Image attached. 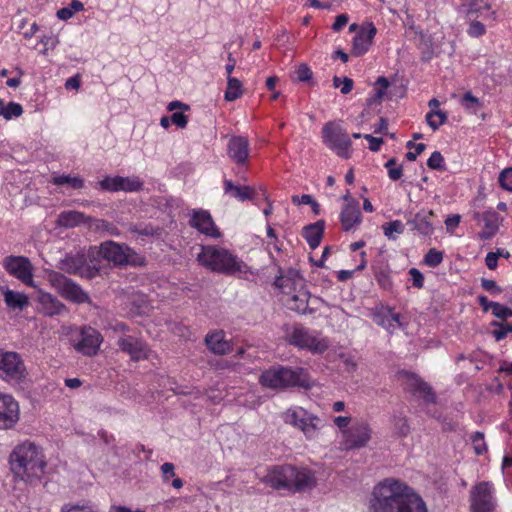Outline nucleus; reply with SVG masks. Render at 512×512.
<instances>
[{
    "label": "nucleus",
    "instance_id": "obj_61",
    "mask_svg": "<svg viewBox=\"0 0 512 512\" xmlns=\"http://www.w3.org/2000/svg\"><path fill=\"white\" fill-rule=\"evenodd\" d=\"M80 85H81V80H80V76L78 74L68 78L65 82V88L67 90H70V89L78 90L80 88Z\"/></svg>",
    "mask_w": 512,
    "mask_h": 512
},
{
    "label": "nucleus",
    "instance_id": "obj_35",
    "mask_svg": "<svg viewBox=\"0 0 512 512\" xmlns=\"http://www.w3.org/2000/svg\"><path fill=\"white\" fill-rule=\"evenodd\" d=\"M85 216L78 211H63L58 216V224L63 227H75L83 222Z\"/></svg>",
    "mask_w": 512,
    "mask_h": 512
},
{
    "label": "nucleus",
    "instance_id": "obj_16",
    "mask_svg": "<svg viewBox=\"0 0 512 512\" xmlns=\"http://www.w3.org/2000/svg\"><path fill=\"white\" fill-rule=\"evenodd\" d=\"M491 483L481 482L474 487L471 512H492L495 507Z\"/></svg>",
    "mask_w": 512,
    "mask_h": 512
},
{
    "label": "nucleus",
    "instance_id": "obj_32",
    "mask_svg": "<svg viewBox=\"0 0 512 512\" xmlns=\"http://www.w3.org/2000/svg\"><path fill=\"white\" fill-rule=\"evenodd\" d=\"M224 193L239 201L253 200L256 197V190L250 186L234 185L230 179L223 181Z\"/></svg>",
    "mask_w": 512,
    "mask_h": 512
},
{
    "label": "nucleus",
    "instance_id": "obj_20",
    "mask_svg": "<svg viewBox=\"0 0 512 512\" xmlns=\"http://www.w3.org/2000/svg\"><path fill=\"white\" fill-rule=\"evenodd\" d=\"M36 301L39 311L48 317L62 315L68 311L66 305L56 296L41 289L37 290Z\"/></svg>",
    "mask_w": 512,
    "mask_h": 512
},
{
    "label": "nucleus",
    "instance_id": "obj_23",
    "mask_svg": "<svg viewBox=\"0 0 512 512\" xmlns=\"http://www.w3.org/2000/svg\"><path fill=\"white\" fill-rule=\"evenodd\" d=\"M376 33L377 29L373 23H367L362 26L353 38L352 54L356 57L364 55L372 45Z\"/></svg>",
    "mask_w": 512,
    "mask_h": 512
},
{
    "label": "nucleus",
    "instance_id": "obj_30",
    "mask_svg": "<svg viewBox=\"0 0 512 512\" xmlns=\"http://www.w3.org/2000/svg\"><path fill=\"white\" fill-rule=\"evenodd\" d=\"M310 293L302 288L297 290L296 293L291 294L285 299L286 306L295 312L301 314L312 313L313 310L309 308L308 301Z\"/></svg>",
    "mask_w": 512,
    "mask_h": 512
},
{
    "label": "nucleus",
    "instance_id": "obj_29",
    "mask_svg": "<svg viewBox=\"0 0 512 512\" xmlns=\"http://www.w3.org/2000/svg\"><path fill=\"white\" fill-rule=\"evenodd\" d=\"M433 217L434 213L432 211H421L409 220L407 224L411 227L412 231H417L422 236H431L434 232Z\"/></svg>",
    "mask_w": 512,
    "mask_h": 512
},
{
    "label": "nucleus",
    "instance_id": "obj_48",
    "mask_svg": "<svg viewBox=\"0 0 512 512\" xmlns=\"http://www.w3.org/2000/svg\"><path fill=\"white\" fill-rule=\"evenodd\" d=\"M492 314L496 318L505 321L506 319L512 317V308H509L507 306H504V305L496 302V304H493Z\"/></svg>",
    "mask_w": 512,
    "mask_h": 512
},
{
    "label": "nucleus",
    "instance_id": "obj_21",
    "mask_svg": "<svg viewBox=\"0 0 512 512\" xmlns=\"http://www.w3.org/2000/svg\"><path fill=\"white\" fill-rule=\"evenodd\" d=\"M407 389L413 395L419 396L425 404H435L437 396L433 388L415 374L407 373Z\"/></svg>",
    "mask_w": 512,
    "mask_h": 512
},
{
    "label": "nucleus",
    "instance_id": "obj_10",
    "mask_svg": "<svg viewBox=\"0 0 512 512\" xmlns=\"http://www.w3.org/2000/svg\"><path fill=\"white\" fill-rule=\"evenodd\" d=\"M288 342L300 349H306L312 354H322L329 348L327 338L321 337L320 333L302 326L293 328L288 335Z\"/></svg>",
    "mask_w": 512,
    "mask_h": 512
},
{
    "label": "nucleus",
    "instance_id": "obj_4",
    "mask_svg": "<svg viewBox=\"0 0 512 512\" xmlns=\"http://www.w3.org/2000/svg\"><path fill=\"white\" fill-rule=\"evenodd\" d=\"M197 260L205 268L225 275L245 274L248 271L246 263L236 255L215 245L202 246Z\"/></svg>",
    "mask_w": 512,
    "mask_h": 512
},
{
    "label": "nucleus",
    "instance_id": "obj_11",
    "mask_svg": "<svg viewBox=\"0 0 512 512\" xmlns=\"http://www.w3.org/2000/svg\"><path fill=\"white\" fill-rule=\"evenodd\" d=\"M284 421L300 429L308 440L315 439L321 425V419L302 407H293L284 413Z\"/></svg>",
    "mask_w": 512,
    "mask_h": 512
},
{
    "label": "nucleus",
    "instance_id": "obj_47",
    "mask_svg": "<svg viewBox=\"0 0 512 512\" xmlns=\"http://www.w3.org/2000/svg\"><path fill=\"white\" fill-rule=\"evenodd\" d=\"M375 278L378 284L384 289H390L392 286V280L390 271L388 269H380L375 273Z\"/></svg>",
    "mask_w": 512,
    "mask_h": 512
},
{
    "label": "nucleus",
    "instance_id": "obj_3",
    "mask_svg": "<svg viewBox=\"0 0 512 512\" xmlns=\"http://www.w3.org/2000/svg\"><path fill=\"white\" fill-rule=\"evenodd\" d=\"M261 482L275 490L296 492L314 487L316 479L309 469L285 464L270 467Z\"/></svg>",
    "mask_w": 512,
    "mask_h": 512
},
{
    "label": "nucleus",
    "instance_id": "obj_14",
    "mask_svg": "<svg viewBox=\"0 0 512 512\" xmlns=\"http://www.w3.org/2000/svg\"><path fill=\"white\" fill-rule=\"evenodd\" d=\"M371 429L367 423H356L343 430L341 449L345 451L360 449L367 445L371 439Z\"/></svg>",
    "mask_w": 512,
    "mask_h": 512
},
{
    "label": "nucleus",
    "instance_id": "obj_8",
    "mask_svg": "<svg viewBox=\"0 0 512 512\" xmlns=\"http://www.w3.org/2000/svg\"><path fill=\"white\" fill-rule=\"evenodd\" d=\"M26 377L27 369L21 355L0 348V380L10 385H19Z\"/></svg>",
    "mask_w": 512,
    "mask_h": 512
},
{
    "label": "nucleus",
    "instance_id": "obj_39",
    "mask_svg": "<svg viewBox=\"0 0 512 512\" xmlns=\"http://www.w3.org/2000/svg\"><path fill=\"white\" fill-rule=\"evenodd\" d=\"M447 113L442 110H430L426 114L427 124L433 131H436L440 126L446 123Z\"/></svg>",
    "mask_w": 512,
    "mask_h": 512
},
{
    "label": "nucleus",
    "instance_id": "obj_18",
    "mask_svg": "<svg viewBox=\"0 0 512 512\" xmlns=\"http://www.w3.org/2000/svg\"><path fill=\"white\" fill-rule=\"evenodd\" d=\"M117 345L133 361H140L148 357V346L141 338L133 335H123L118 338Z\"/></svg>",
    "mask_w": 512,
    "mask_h": 512
},
{
    "label": "nucleus",
    "instance_id": "obj_22",
    "mask_svg": "<svg viewBox=\"0 0 512 512\" xmlns=\"http://www.w3.org/2000/svg\"><path fill=\"white\" fill-rule=\"evenodd\" d=\"M189 224L206 236L213 238L220 237V232L208 211L194 210Z\"/></svg>",
    "mask_w": 512,
    "mask_h": 512
},
{
    "label": "nucleus",
    "instance_id": "obj_19",
    "mask_svg": "<svg viewBox=\"0 0 512 512\" xmlns=\"http://www.w3.org/2000/svg\"><path fill=\"white\" fill-rule=\"evenodd\" d=\"M18 420V402L11 395L0 394V430L13 428Z\"/></svg>",
    "mask_w": 512,
    "mask_h": 512
},
{
    "label": "nucleus",
    "instance_id": "obj_45",
    "mask_svg": "<svg viewBox=\"0 0 512 512\" xmlns=\"http://www.w3.org/2000/svg\"><path fill=\"white\" fill-rule=\"evenodd\" d=\"M427 166L430 169L438 170V171H445V163H444V157L439 151H434L429 159L427 160Z\"/></svg>",
    "mask_w": 512,
    "mask_h": 512
},
{
    "label": "nucleus",
    "instance_id": "obj_49",
    "mask_svg": "<svg viewBox=\"0 0 512 512\" xmlns=\"http://www.w3.org/2000/svg\"><path fill=\"white\" fill-rule=\"evenodd\" d=\"M60 512H98V510L94 505L88 503L82 505L66 504L62 507Z\"/></svg>",
    "mask_w": 512,
    "mask_h": 512
},
{
    "label": "nucleus",
    "instance_id": "obj_63",
    "mask_svg": "<svg viewBox=\"0 0 512 512\" xmlns=\"http://www.w3.org/2000/svg\"><path fill=\"white\" fill-rule=\"evenodd\" d=\"M312 199H313V197L309 194H302L301 196H299V195L292 196V202L295 205H301V204L309 205L310 203H312Z\"/></svg>",
    "mask_w": 512,
    "mask_h": 512
},
{
    "label": "nucleus",
    "instance_id": "obj_58",
    "mask_svg": "<svg viewBox=\"0 0 512 512\" xmlns=\"http://www.w3.org/2000/svg\"><path fill=\"white\" fill-rule=\"evenodd\" d=\"M363 138L369 142V149L373 152L379 151L381 145L384 143L382 138L373 137L370 134H364Z\"/></svg>",
    "mask_w": 512,
    "mask_h": 512
},
{
    "label": "nucleus",
    "instance_id": "obj_54",
    "mask_svg": "<svg viewBox=\"0 0 512 512\" xmlns=\"http://www.w3.org/2000/svg\"><path fill=\"white\" fill-rule=\"evenodd\" d=\"M486 32V28L483 23L479 21H472L469 25V28L467 30V33L469 36L478 38L482 35H484Z\"/></svg>",
    "mask_w": 512,
    "mask_h": 512
},
{
    "label": "nucleus",
    "instance_id": "obj_1",
    "mask_svg": "<svg viewBox=\"0 0 512 512\" xmlns=\"http://www.w3.org/2000/svg\"><path fill=\"white\" fill-rule=\"evenodd\" d=\"M371 512H427L423 499L405 483L385 479L376 485L370 501Z\"/></svg>",
    "mask_w": 512,
    "mask_h": 512
},
{
    "label": "nucleus",
    "instance_id": "obj_12",
    "mask_svg": "<svg viewBox=\"0 0 512 512\" xmlns=\"http://www.w3.org/2000/svg\"><path fill=\"white\" fill-rule=\"evenodd\" d=\"M58 268L68 274L78 275L85 279H93L100 275L101 267L90 262L88 255L77 253L61 259Z\"/></svg>",
    "mask_w": 512,
    "mask_h": 512
},
{
    "label": "nucleus",
    "instance_id": "obj_42",
    "mask_svg": "<svg viewBox=\"0 0 512 512\" xmlns=\"http://www.w3.org/2000/svg\"><path fill=\"white\" fill-rule=\"evenodd\" d=\"M384 235L390 239L395 240L396 237L394 236V233L396 234H402L404 232L405 226L400 220H394L389 223H386L382 226Z\"/></svg>",
    "mask_w": 512,
    "mask_h": 512
},
{
    "label": "nucleus",
    "instance_id": "obj_15",
    "mask_svg": "<svg viewBox=\"0 0 512 512\" xmlns=\"http://www.w3.org/2000/svg\"><path fill=\"white\" fill-rule=\"evenodd\" d=\"M103 191L109 192H138L143 189L144 183L138 176L122 177V176H106L98 183Z\"/></svg>",
    "mask_w": 512,
    "mask_h": 512
},
{
    "label": "nucleus",
    "instance_id": "obj_50",
    "mask_svg": "<svg viewBox=\"0 0 512 512\" xmlns=\"http://www.w3.org/2000/svg\"><path fill=\"white\" fill-rule=\"evenodd\" d=\"M97 230L107 233L110 236H119V229L111 222L106 220H98L96 225Z\"/></svg>",
    "mask_w": 512,
    "mask_h": 512
},
{
    "label": "nucleus",
    "instance_id": "obj_26",
    "mask_svg": "<svg viewBox=\"0 0 512 512\" xmlns=\"http://www.w3.org/2000/svg\"><path fill=\"white\" fill-rule=\"evenodd\" d=\"M362 221V214L359 203L356 200L347 202L340 214L342 229L346 232L354 229Z\"/></svg>",
    "mask_w": 512,
    "mask_h": 512
},
{
    "label": "nucleus",
    "instance_id": "obj_9",
    "mask_svg": "<svg viewBox=\"0 0 512 512\" xmlns=\"http://www.w3.org/2000/svg\"><path fill=\"white\" fill-rule=\"evenodd\" d=\"M47 280L57 293L66 300L76 304L91 302L88 293L85 292L75 281L66 277L64 274L57 271H51L47 275Z\"/></svg>",
    "mask_w": 512,
    "mask_h": 512
},
{
    "label": "nucleus",
    "instance_id": "obj_40",
    "mask_svg": "<svg viewBox=\"0 0 512 512\" xmlns=\"http://www.w3.org/2000/svg\"><path fill=\"white\" fill-rule=\"evenodd\" d=\"M491 326L495 327L491 333L496 341H501L512 333V323L492 321Z\"/></svg>",
    "mask_w": 512,
    "mask_h": 512
},
{
    "label": "nucleus",
    "instance_id": "obj_36",
    "mask_svg": "<svg viewBox=\"0 0 512 512\" xmlns=\"http://www.w3.org/2000/svg\"><path fill=\"white\" fill-rule=\"evenodd\" d=\"M22 114L23 108L19 103L9 102L5 104L4 101L0 99V116H2L5 120H11L13 118L20 117Z\"/></svg>",
    "mask_w": 512,
    "mask_h": 512
},
{
    "label": "nucleus",
    "instance_id": "obj_28",
    "mask_svg": "<svg viewBox=\"0 0 512 512\" xmlns=\"http://www.w3.org/2000/svg\"><path fill=\"white\" fill-rule=\"evenodd\" d=\"M205 344L212 353L217 355H225L232 351V345L225 339V333L222 330L208 333L205 337Z\"/></svg>",
    "mask_w": 512,
    "mask_h": 512
},
{
    "label": "nucleus",
    "instance_id": "obj_31",
    "mask_svg": "<svg viewBox=\"0 0 512 512\" xmlns=\"http://www.w3.org/2000/svg\"><path fill=\"white\" fill-rule=\"evenodd\" d=\"M324 230V220H318L317 222L309 224L303 228L302 236L312 250L316 249L320 245Z\"/></svg>",
    "mask_w": 512,
    "mask_h": 512
},
{
    "label": "nucleus",
    "instance_id": "obj_5",
    "mask_svg": "<svg viewBox=\"0 0 512 512\" xmlns=\"http://www.w3.org/2000/svg\"><path fill=\"white\" fill-rule=\"evenodd\" d=\"M259 383L269 389L283 390L291 387L308 389L311 381L306 369L302 367L276 365L263 371Z\"/></svg>",
    "mask_w": 512,
    "mask_h": 512
},
{
    "label": "nucleus",
    "instance_id": "obj_44",
    "mask_svg": "<svg viewBox=\"0 0 512 512\" xmlns=\"http://www.w3.org/2000/svg\"><path fill=\"white\" fill-rule=\"evenodd\" d=\"M473 449L477 455H481L487 451V445L482 432H475L471 435Z\"/></svg>",
    "mask_w": 512,
    "mask_h": 512
},
{
    "label": "nucleus",
    "instance_id": "obj_55",
    "mask_svg": "<svg viewBox=\"0 0 512 512\" xmlns=\"http://www.w3.org/2000/svg\"><path fill=\"white\" fill-rule=\"evenodd\" d=\"M298 81L306 82L312 78V71L306 64H301L295 71Z\"/></svg>",
    "mask_w": 512,
    "mask_h": 512
},
{
    "label": "nucleus",
    "instance_id": "obj_53",
    "mask_svg": "<svg viewBox=\"0 0 512 512\" xmlns=\"http://www.w3.org/2000/svg\"><path fill=\"white\" fill-rule=\"evenodd\" d=\"M482 288L489 292L492 295H499L502 293L503 289L496 284L494 280L482 278L481 279Z\"/></svg>",
    "mask_w": 512,
    "mask_h": 512
},
{
    "label": "nucleus",
    "instance_id": "obj_13",
    "mask_svg": "<svg viewBox=\"0 0 512 512\" xmlns=\"http://www.w3.org/2000/svg\"><path fill=\"white\" fill-rule=\"evenodd\" d=\"M3 267L13 277L23 284L36 288L33 280V265L31 261L24 256L10 255L3 260Z\"/></svg>",
    "mask_w": 512,
    "mask_h": 512
},
{
    "label": "nucleus",
    "instance_id": "obj_57",
    "mask_svg": "<svg viewBox=\"0 0 512 512\" xmlns=\"http://www.w3.org/2000/svg\"><path fill=\"white\" fill-rule=\"evenodd\" d=\"M409 274L412 279L413 286L416 288H422L424 285L423 274L416 268H411Z\"/></svg>",
    "mask_w": 512,
    "mask_h": 512
},
{
    "label": "nucleus",
    "instance_id": "obj_33",
    "mask_svg": "<svg viewBox=\"0 0 512 512\" xmlns=\"http://www.w3.org/2000/svg\"><path fill=\"white\" fill-rule=\"evenodd\" d=\"M1 292L9 309L22 311L29 305V299L24 293L13 291L8 287H1Z\"/></svg>",
    "mask_w": 512,
    "mask_h": 512
},
{
    "label": "nucleus",
    "instance_id": "obj_56",
    "mask_svg": "<svg viewBox=\"0 0 512 512\" xmlns=\"http://www.w3.org/2000/svg\"><path fill=\"white\" fill-rule=\"evenodd\" d=\"M129 230L132 233H136V234L142 235V236H153L156 234V230L151 225H146L144 227H138V226L134 225V226H131L129 228Z\"/></svg>",
    "mask_w": 512,
    "mask_h": 512
},
{
    "label": "nucleus",
    "instance_id": "obj_24",
    "mask_svg": "<svg viewBox=\"0 0 512 512\" xmlns=\"http://www.w3.org/2000/svg\"><path fill=\"white\" fill-rule=\"evenodd\" d=\"M474 219L479 223H483V229L478 233L481 240H490L498 232L500 217L494 210H488L484 213H475Z\"/></svg>",
    "mask_w": 512,
    "mask_h": 512
},
{
    "label": "nucleus",
    "instance_id": "obj_38",
    "mask_svg": "<svg viewBox=\"0 0 512 512\" xmlns=\"http://www.w3.org/2000/svg\"><path fill=\"white\" fill-rule=\"evenodd\" d=\"M52 183L57 186L68 185L73 189H82L84 186V181L82 178L65 174L55 176L52 180Z\"/></svg>",
    "mask_w": 512,
    "mask_h": 512
},
{
    "label": "nucleus",
    "instance_id": "obj_25",
    "mask_svg": "<svg viewBox=\"0 0 512 512\" xmlns=\"http://www.w3.org/2000/svg\"><path fill=\"white\" fill-rule=\"evenodd\" d=\"M228 156L239 166L246 164L249 156V142L242 136L232 137L227 145Z\"/></svg>",
    "mask_w": 512,
    "mask_h": 512
},
{
    "label": "nucleus",
    "instance_id": "obj_41",
    "mask_svg": "<svg viewBox=\"0 0 512 512\" xmlns=\"http://www.w3.org/2000/svg\"><path fill=\"white\" fill-rule=\"evenodd\" d=\"M460 104L466 110L476 114L477 111L482 107L480 100L475 97L470 91L463 94Z\"/></svg>",
    "mask_w": 512,
    "mask_h": 512
},
{
    "label": "nucleus",
    "instance_id": "obj_43",
    "mask_svg": "<svg viewBox=\"0 0 512 512\" xmlns=\"http://www.w3.org/2000/svg\"><path fill=\"white\" fill-rule=\"evenodd\" d=\"M442 261L443 252L435 248H431L424 257V263L431 268L439 266L442 263Z\"/></svg>",
    "mask_w": 512,
    "mask_h": 512
},
{
    "label": "nucleus",
    "instance_id": "obj_59",
    "mask_svg": "<svg viewBox=\"0 0 512 512\" xmlns=\"http://www.w3.org/2000/svg\"><path fill=\"white\" fill-rule=\"evenodd\" d=\"M171 121L179 128H185L188 123V117L182 112H174L171 115Z\"/></svg>",
    "mask_w": 512,
    "mask_h": 512
},
{
    "label": "nucleus",
    "instance_id": "obj_7",
    "mask_svg": "<svg viewBox=\"0 0 512 512\" xmlns=\"http://www.w3.org/2000/svg\"><path fill=\"white\" fill-rule=\"evenodd\" d=\"M322 141L325 146L343 159H349L352 155V142L349 134L338 123L327 122L321 131Z\"/></svg>",
    "mask_w": 512,
    "mask_h": 512
},
{
    "label": "nucleus",
    "instance_id": "obj_51",
    "mask_svg": "<svg viewBox=\"0 0 512 512\" xmlns=\"http://www.w3.org/2000/svg\"><path fill=\"white\" fill-rule=\"evenodd\" d=\"M500 186L507 191H512V168L504 169L498 178Z\"/></svg>",
    "mask_w": 512,
    "mask_h": 512
},
{
    "label": "nucleus",
    "instance_id": "obj_62",
    "mask_svg": "<svg viewBox=\"0 0 512 512\" xmlns=\"http://www.w3.org/2000/svg\"><path fill=\"white\" fill-rule=\"evenodd\" d=\"M426 148V145L419 143L415 146V151H409L406 153V159L409 161H415L417 156L420 155Z\"/></svg>",
    "mask_w": 512,
    "mask_h": 512
},
{
    "label": "nucleus",
    "instance_id": "obj_60",
    "mask_svg": "<svg viewBox=\"0 0 512 512\" xmlns=\"http://www.w3.org/2000/svg\"><path fill=\"white\" fill-rule=\"evenodd\" d=\"M349 17L347 14H340L336 17L335 22L332 25V29L335 32H339L348 23Z\"/></svg>",
    "mask_w": 512,
    "mask_h": 512
},
{
    "label": "nucleus",
    "instance_id": "obj_17",
    "mask_svg": "<svg viewBox=\"0 0 512 512\" xmlns=\"http://www.w3.org/2000/svg\"><path fill=\"white\" fill-rule=\"evenodd\" d=\"M102 341L103 337L99 331L92 327H84L79 333V339L74 348L85 356H94L97 354Z\"/></svg>",
    "mask_w": 512,
    "mask_h": 512
},
{
    "label": "nucleus",
    "instance_id": "obj_2",
    "mask_svg": "<svg viewBox=\"0 0 512 512\" xmlns=\"http://www.w3.org/2000/svg\"><path fill=\"white\" fill-rule=\"evenodd\" d=\"M9 464L16 478L30 484L41 479L47 465L42 448L30 441L15 446Z\"/></svg>",
    "mask_w": 512,
    "mask_h": 512
},
{
    "label": "nucleus",
    "instance_id": "obj_6",
    "mask_svg": "<svg viewBox=\"0 0 512 512\" xmlns=\"http://www.w3.org/2000/svg\"><path fill=\"white\" fill-rule=\"evenodd\" d=\"M90 262H97L102 258L114 266L136 265V252L125 244L115 241H104L99 246H92L88 251Z\"/></svg>",
    "mask_w": 512,
    "mask_h": 512
},
{
    "label": "nucleus",
    "instance_id": "obj_37",
    "mask_svg": "<svg viewBox=\"0 0 512 512\" xmlns=\"http://www.w3.org/2000/svg\"><path fill=\"white\" fill-rule=\"evenodd\" d=\"M243 94L242 83L239 79L234 77H227V89L225 91L226 101H235Z\"/></svg>",
    "mask_w": 512,
    "mask_h": 512
},
{
    "label": "nucleus",
    "instance_id": "obj_34",
    "mask_svg": "<svg viewBox=\"0 0 512 512\" xmlns=\"http://www.w3.org/2000/svg\"><path fill=\"white\" fill-rule=\"evenodd\" d=\"M162 481L165 484L170 483L175 489H181L184 485L183 480L176 477L175 466L173 463L165 462L160 467Z\"/></svg>",
    "mask_w": 512,
    "mask_h": 512
},
{
    "label": "nucleus",
    "instance_id": "obj_64",
    "mask_svg": "<svg viewBox=\"0 0 512 512\" xmlns=\"http://www.w3.org/2000/svg\"><path fill=\"white\" fill-rule=\"evenodd\" d=\"M497 260H498V255H496L495 252H489L485 258L486 266L490 270H495L497 268Z\"/></svg>",
    "mask_w": 512,
    "mask_h": 512
},
{
    "label": "nucleus",
    "instance_id": "obj_46",
    "mask_svg": "<svg viewBox=\"0 0 512 512\" xmlns=\"http://www.w3.org/2000/svg\"><path fill=\"white\" fill-rule=\"evenodd\" d=\"M353 84H354L353 80L349 77H339V76L333 77V86L335 88L340 87L341 93L344 95L351 92V90L353 89Z\"/></svg>",
    "mask_w": 512,
    "mask_h": 512
},
{
    "label": "nucleus",
    "instance_id": "obj_27",
    "mask_svg": "<svg viewBox=\"0 0 512 512\" xmlns=\"http://www.w3.org/2000/svg\"><path fill=\"white\" fill-rule=\"evenodd\" d=\"M274 285L288 297L304 288V279L297 272L290 270L287 274L277 277Z\"/></svg>",
    "mask_w": 512,
    "mask_h": 512
},
{
    "label": "nucleus",
    "instance_id": "obj_52",
    "mask_svg": "<svg viewBox=\"0 0 512 512\" xmlns=\"http://www.w3.org/2000/svg\"><path fill=\"white\" fill-rule=\"evenodd\" d=\"M394 429L400 436H406L410 431L407 419L405 417H395Z\"/></svg>",
    "mask_w": 512,
    "mask_h": 512
}]
</instances>
